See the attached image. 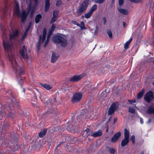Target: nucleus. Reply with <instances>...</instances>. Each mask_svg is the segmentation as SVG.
<instances>
[{
    "mask_svg": "<svg viewBox=\"0 0 154 154\" xmlns=\"http://www.w3.org/2000/svg\"><path fill=\"white\" fill-rule=\"evenodd\" d=\"M7 36L5 33H3L2 39H3V45L5 51H7L9 56V60L11 62L13 68L16 72L17 76L23 74L24 70L23 68L18 66L14 59V55L12 53L10 50L12 45L9 43V41L6 40Z\"/></svg>",
    "mask_w": 154,
    "mask_h": 154,
    "instance_id": "1",
    "label": "nucleus"
},
{
    "mask_svg": "<svg viewBox=\"0 0 154 154\" xmlns=\"http://www.w3.org/2000/svg\"><path fill=\"white\" fill-rule=\"evenodd\" d=\"M16 7L15 10V13L17 16L20 17L21 21L23 23L26 19L28 14L26 13L25 11H22V13L20 12L19 5L17 3H16Z\"/></svg>",
    "mask_w": 154,
    "mask_h": 154,
    "instance_id": "2",
    "label": "nucleus"
},
{
    "mask_svg": "<svg viewBox=\"0 0 154 154\" xmlns=\"http://www.w3.org/2000/svg\"><path fill=\"white\" fill-rule=\"evenodd\" d=\"M53 41L57 44H59L62 47H65L67 45V41L63 37L60 35H56L53 38Z\"/></svg>",
    "mask_w": 154,
    "mask_h": 154,
    "instance_id": "3",
    "label": "nucleus"
},
{
    "mask_svg": "<svg viewBox=\"0 0 154 154\" xmlns=\"http://www.w3.org/2000/svg\"><path fill=\"white\" fill-rule=\"evenodd\" d=\"M46 33V29L45 28H44L43 30L42 36L41 35L39 36L38 41L36 45V47L38 52L40 50V48L41 44L44 42L45 39Z\"/></svg>",
    "mask_w": 154,
    "mask_h": 154,
    "instance_id": "4",
    "label": "nucleus"
},
{
    "mask_svg": "<svg viewBox=\"0 0 154 154\" xmlns=\"http://www.w3.org/2000/svg\"><path fill=\"white\" fill-rule=\"evenodd\" d=\"M89 1V0H84L82 3L77 11L79 14L80 15L86 10L88 5Z\"/></svg>",
    "mask_w": 154,
    "mask_h": 154,
    "instance_id": "5",
    "label": "nucleus"
},
{
    "mask_svg": "<svg viewBox=\"0 0 154 154\" xmlns=\"http://www.w3.org/2000/svg\"><path fill=\"white\" fill-rule=\"evenodd\" d=\"M82 94L81 93H76L74 94L71 98V101L73 103L79 102L82 98Z\"/></svg>",
    "mask_w": 154,
    "mask_h": 154,
    "instance_id": "6",
    "label": "nucleus"
},
{
    "mask_svg": "<svg viewBox=\"0 0 154 154\" xmlns=\"http://www.w3.org/2000/svg\"><path fill=\"white\" fill-rule=\"evenodd\" d=\"M144 99L146 102L148 103L152 101L154 99L152 92L150 91L146 93L144 97Z\"/></svg>",
    "mask_w": 154,
    "mask_h": 154,
    "instance_id": "7",
    "label": "nucleus"
},
{
    "mask_svg": "<svg viewBox=\"0 0 154 154\" xmlns=\"http://www.w3.org/2000/svg\"><path fill=\"white\" fill-rule=\"evenodd\" d=\"M119 105L117 103H113L110 107L109 108L108 110V115H111L113 114L117 108L118 107Z\"/></svg>",
    "mask_w": 154,
    "mask_h": 154,
    "instance_id": "8",
    "label": "nucleus"
},
{
    "mask_svg": "<svg viewBox=\"0 0 154 154\" xmlns=\"http://www.w3.org/2000/svg\"><path fill=\"white\" fill-rule=\"evenodd\" d=\"M121 136V133L120 132H117L114 134L111 139V141L112 143H115Z\"/></svg>",
    "mask_w": 154,
    "mask_h": 154,
    "instance_id": "9",
    "label": "nucleus"
},
{
    "mask_svg": "<svg viewBox=\"0 0 154 154\" xmlns=\"http://www.w3.org/2000/svg\"><path fill=\"white\" fill-rule=\"evenodd\" d=\"M83 77L82 75H75L71 78L69 80L71 82H76L79 81Z\"/></svg>",
    "mask_w": 154,
    "mask_h": 154,
    "instance_id": "10",
    "label": "nucleus"
},
{
    "mask_svg": "<svg viewBox=\"0 0 154 154\" xmlns=\"http://www.w3.org/2000/svg\"><path fill=\"white\" fill-rule=\"evenodd\" d=\"M59 57V55L57 54L54 52H52L51 59V63H54L55 62L58 60Z\"/></svg>",
    "mask_w": 154,
    "mask_h": 154,
    "instance_id": "11",
    "label": "nucleus"
},
{
    "mask_svg": "<svg viewBox=\"0 0 154 154\" xmlns=\"http://www.w3.org/2000/svg\"><path fill=\"white\" fill-rule=\"evenodd\" d=\"M19 34L18 31L17 30H16L15 31H13V33L10 35L9 39L11 42L12 40L16 38L18 36Z\"/></svg>",
    "mask_w": 154,
    "mask_h": 154,
    "instance_id": "12",
    "label": "nucleus"
},
{
    "mask_svg": "<svg viewBox=\"0 0 154 154\" xmlns=\"http://www.w3.org/2000/svg\"><path fill=\"white\" fill-rule=\"evenodd\" d=\"M26 49L25 46H23L22 49L20 51V54L24 59L28 58L29 57V56L27 54L26 56L25 55L24 51H26Z\"/></svg>",
    "mask_w": 154,
    "mask_h": 154,
    "instance_id": "13",
    "label": "nucleus"
},
{
    "mask_svg": "<svg viewBox=\"0 0 154 154\" xmlns=\"http://www.w3.org/2000/svg\"><path fill=\"white\" fill-rule=\"evenodd\" d=\"M129 142V138H124L122 140L121 142V146L122 147H124L126 145H128Z\"/></svg>",
    "mask_w": 154,
    "mask_h": 154,
    "instance_id": "14",
    "label": "nucleus"
},
{
    "mask_svg": "<svg viewBox=\"0 0 154 154\" xmlns=\"http://www.w3.org/2000/svg\"><path fill=\"white\" fill-rule=\"evenodd\" d=\"M50 0H45V11L46 12H47L48 11L50 8Z\"/></svg>",
    "mask_w": 154,
    "mask_h": 154,
    "instance_id": "15",
    "label": "nucleus"
},
{
    "mask_svg": "<svg viewBox=\"0 0 154 154\" xmlns=\"http://www.w3.org/2000/svg\"><path fill=\"white\" fill-rule=\"evenodd\" d=\"M102 134V131L100 130L98 131L94 132L91 135V136H93L94 137H96L98 136H100Z\"/></svg>",
    "mask_w": 154,
    "mask_h": 154,
    "instance_id": "16",
    "label": "nucleus"
},
{
    "mask_svg": "<svg viewBox=\"0 0 154 154\" xmlns=\"http://www.w3.org/2000/svg\"><path fill=\"white\" fill-rule=\"evenodd\" d=\"M19 148V146L16 144V143L14 144V145L12 146L13 149L11 150V152L12 153L15 152V151L17 150Z\"/></svg>",
    "mask_w": 154,
    "mask_h": 154,
    "instance_id": "17",
    "label": "nucleus"
},
{
    "mask_svg": "<svg viewBox=\"0 0 154 154\" xmlns=\"http://www.w3.org/2000/svg\"><path fill=\"white\" fill-rule=\"evenodd\" d=\"M42 16L40 14H37L35 18V22L36 24L38 23L42 18Z\"/></svg>",
    "mask_w": 154,
    "mask_h": 154,
    "instance_id": "18",
    "label": "nucleus"
},
{
    "mask_svg": "<svg viewBox=\"0 0 154 154\" xmlns=\"http://www.w3.org/2000/svg\"><path fill=\"white\" fill-rule=\"evenodd\" d=\"M145 91V90L144 89H143L137 95V98L138 99H140L143 97Z\"/></svg>",
    "mask_w": 154,
    "mask_h": 154,
    "instance_id": "19",
    "label": "nucleus"
},
{
    "mask_svg": "<svg viewBox=\"0 0 154 154\" xmlns=\"http://www.w3.org/2000/svg\"><path fill=\"white\" fill-rule=\"evenodd\" d=\"M118 10L120 13L124 15H127L128 14V11L126 9L120 8L118 9Z\"/></svg>",
    "mask_w": 154,
    "mask_h": 154,
    "instance_id": "20",
    "label": "nucleus"
},
{
    "mask_svg": "<svg viewBox=\"0 0 154 154\" xmlns=\"http://www.w3.org/2000/svg\"><path fill=\"white\" fill-rule=\"evenodd\" d=\"M47 129H44L42 130L39 133V136L40 137H43L46 133Z\"/></svg>",
    "mask_w": 154,
    "mask_h": 154,
    "instance_id": "21",
    "label": "nucleus"
},
{
    "mask_svg": "<svg viewBox=\"0 0 154 154\" xmlns=\"http://www.w3.org/2000/svg\"><path fill=\"white\" fill-rule=\"evenodd\" d=\"M32 103L35 106L37 104V99L35 95H34L32 98Z\"/></svg>",
    "mask_w": 154,
    "mask_h": 154,
    "instance_id": "22",
    "label": "nucleus"
},
{
    "mask_svg": "<svg viewBox=\"0 0 154 154\" xmlns=\"http://www.w3.org/2000/svg\"><path fill=\"white\" fill-rule=\"evenodd\" d=\"M129 132L128 129L125 128L124 129V138H126L129 139Z\"/></svg>",
    "mask_w": 154,
    "mask_h": 154,
    "instance_id": "23",
    "label": "nucleus"
},
{
    "mask_svg": "<svg viewBox=\"0 0 154 154\" xmlns=\"http://www.w3.org/2000/svg\"><path fill=\"white\" fill-rule=\"evenodd\" d=\"M51 35V34H50V33H48V34L47 36V40L45 41L44 44V47H45L46 46L48 43V42H49V39H50V38Z\"/></svg>",
    "mask_w": 154,
    "mask_h": 154,
    "instance_id": "24",
    "label": "nucleus"
},
{
    "mask_svg": "<svg viewBox=\"0 0 154 154\" xmlns=\"http://www.w3.org/2000/svg\"><path fill=\"white\" fill-rule=\"evenodd\" d=\"M41 85L47 90H49L52 88L48 84H41Z\"/></svg>",
    "mask_w": 154,
    "mask_h": 154,
    "instance_id": "25",
    "label": "nucleus"
},
{
    "mask_svg": "<svg viewBox=\"0 0 154 154\" xmlns=\"http://www.w3.org/2000/svg\"><path fill=\"white\" fill-rule=\"evenodd\" d=\"M55 27L56 26L54 24H53L52 25V26L50 29L49 33L51 34V35L53 32L54 31Z\"/></svg>",
    "mask_w": 154,
    "mask_h": 154,
    "instance_id": "26",
    "label": "nucleus"
},
{
    "mask_svg": "<svg viewBox=\"0 0 154 154\" xmlns=\"http://www.w3.org/2000/svg\"><path fill=\"white\" fill-rule=\"evenodd\" d=\"M107 33L109 36V38L110 39H112V34L111 30L110 29H108L107 31Z\"/></svg>",
    "mask_w": 154,
    "mask_h": 154,
    "instance_id": "27",
    "label": "nucleus"
},
{
    "mask_svg": "<svg viewBox=\"0 0 154 154\" xmlns=\"http://www.w3.org/2000/svg\"><path fill=\"white\" fill-rule=\"evenodd\" d=\"M78 26L81 27V30H83L86 29L85 28L84 23L83 21L80 22V24H79V26Z\"/></svg>",
    "mask_w": 154,
    "mask_h": 154,
    "instance_id": "28",
    "label": "nucleus"
},
{
    "mask_svg": "<svg viewBox=\"0 0 154 154\" xmlns=\"http://www.w3.org/2000/svg\"><path fill=\"white\" fill-rule=\"evenodd\" d=\"M97 9V5L96 4H95L93 5V6L91 7L90 11L91 12L93 13V12L95 11Z\"/></svg>",
    "mask_w": 154,
    "mask_h": 154,
    "instance_id": "29",
    "label": "nucleus"
},
{
    "mask_svg": "<svg viewBox=\"0 0 154 154\" xmlns=\"http://www.w3.org/2000/svg\"><path fill=\"white\" fill-rule=\"evenodd\" d=\"M92 13L90 11L88 13L85 14V17L86 18H89L92 15Z\"/></svg>",
    "mask_w": 154,
    "mask_h": 154,
    "instance_id": "30",
    "label": "nucleus"
},
{
    "mask_svg": "<svg viewBox=\"0 0 154 154\" xmlns=\"http://www.w3.org/2000/svg\"><path fill=\"white\" fill-rule=\"evenodd\" d=\"M108 151L112 154H114L115 152V149L112 148H108Z\"/></svg>",
    "mask_w": 154,
    "mask_h": 154,
    "instance_id": "31",
    "label": "nucleus"
},
{
    "mask_svg": "<svg viewBox=\"0 0 154 154\" xmlns=\"http://www.w3.org/2000/svg\"><path fill=\"white\" fill-rule=\"evenodd\" d=\"M61 0H57L56 5L57 6L59 7L62 4Z\"/></svg>",
    "mask_w": 154,
    "mask_h": 154,
    "instance_id": "32",
    "label": "nucleus"
},
{
    "mask_svg": "<svg viewBox=\"0 0 154 154\" xmlns=\"http://www.w3.org/2000/svg\"><path fill=\"white\" fill-rule=\"evenodd\" d=\"M95 3L102 4L104 2L105 0H92Z\"/></svg>",
    "mask_w": 154,
    "mask_h": 154,
    "instance_id": "33",
    "label": "nucleus"
},
{
    "mask_svg": "<svg viewBox=\"0 0 154 154\" xmlns=\"http://www.w3.org/2000/svg\"><path fill=\"white\" fill-rule=\"evenodd\" d=\"M97 143H94L92 144L91 146V148L92 150H94L95 149H96L97 147Z\"/></svg>",
    "mask_w": 154,
    "mask_h": 154,
    "instance_id": "34",
    "label": "nucleus"
},
{
    "mask_svg": "<svg viewBox=\"0 0 154 154\" xmlns=\"http://www.w3.org/2000/svg\"><path fill=\"white\" fill-rule=\"evenodd\" d=\"M57 19V17H55L54 16H53V17H52V19H51V21H50V23L52 24L54 23V22H55Z\"/></svg>",
    "mask_w": 154,
    "mask_h": 154,
    "instance_id": "35",
    "label": "nucleus"
},
{
    "mask_svg": "<svg viewBox=\"0 0 154 154\" xmlns=\"http://www.w3.org/2000/svg\"><path fill=\"white\" fill-rule=\"evenodd\" d=\"M131 140L133 144L134 145L135 143V137L134 135H133L131 137Z\"/></svg>",
    "mask_w": 154,
    "mask_h": 154,
    "instance_id": "36",
    "label": "nucleus"
},
{
    "mask_svg": "<svg viewBox=\"0 0 154 154\" xmlns=\"http://www.w3.org/2000/svg\"><path fill=\"white\" fill-rule=\"evenodd\" d=\"M91 131H91L90 130L88 129H87L85 131V132H86L87 134V136L90 135L91 134Z\"/></svg>",
    "mask_w": 154,
    "mask_h": 154,
    "instance_id": "37",
    "label": "nucleus"
},
{
    "mask_svg": "<svg viewBox=\"0 0 154 154\" xmlns=\"http://www.w3.org/2000/svg\"><path fill=\"white\" fill-rule=\"evenodd\" d=\"M129 111L130 112L134 114L135 113V111L134 109V108H129Z\"/></svg>",
    "mask_w": 154,
    "mask_h": 154,
    "instance_id": "38",
    "label": "nucleus"
},
{
    "mask_svg": "<svg viewBox=\"0 0 154 154\" xmlns=\"http://www.w3.org/2000/svg\"><path fill=\"white\" fill-rule=\"evenodd\" d=\"M59 13V11H58L55 10L54 11L53 13V16L54 17H57V14Z\"/></svg>",
    "mask_w": 154,
    "mask_h": 154,
    "instance_id": "39",
    "label": "nucleus"
},
{
    "mask_svg": "<svg viewBox=\"0 0 154 154\" xmlns=\"http://www.w3.org/2000/svg\"><path fill=\"white\" fill-rule=\"evenodd\" d=\"M27 32H26V31H25V32L24 33V34L22 36V37L21 38V40L22 41H23L24 40V39H25V38L26 36L27 35Z\"/></svg>",
    "mask_w": 154,
    "mask_h": 154,
    "instance_id": "40",
    "label": "nucleus"
},
{
    "mask_svg": "<svg viewBox=\"0 0 154 154\" xmlns=\"http://www.w3.org/2000/svg\"><path fill=\"white\" fill-rule=\"evenodd\" d=\"M130 43L129 42H127L124 45V48L125 49H128L129 47V45Z\"/></svg>",
    "mask_w": 154,
    "mask_h": 154,
    "instance_id": "41",
    "label": "nucleus"
},
{
    "mask_svg": "<svg viewBox=\"0 0 154 154\" xmlns=\"http://www.w3.org/2000/svg\"><path fill=\"white\" fill-rule=\"evenodd\" d=\"M124 0H119V5L120 6H122L124 4Z\"/></svg>",
    "mask_w": 154,
    "mask_h": 154,
    "instance_id": "42",
    "label": "nucleus"
},
{
    "mask_svg": "<svg viewBox=\"0 0 154 154\" xmlns=\"http://www.w3.org/2000/svg\"><path fill=\"white\" fill-rule=\"evenodd\" d=\"M31 24H32V23H31V22H30L29 24L28 27L27 28V29H26L25 31H26V32H28V31L29 30L30 28L31 27Z\"/></svg>",
    "mask_w": 154,
    "mask_h": 154,
    "instance_id": "43",
    "label": "nucleus"
},
{
    "mask_svg": "<svg viewBox=\"0 0 154 154\" xmlns=\"http://www.w3.org/2000/svg\"><path fill=\"white\" fill-rule=\"evenodd\" d=\"M131 2L135 3H138L141 1V0H129Z\"/></svg>",
    "mask_w": 154,
    "mask_h": 154,
    "instance_id": "44",
    "label": "nucleus"
},
{
    "mask_svg": "<svg viewBox=\"0 0 154 154\" xmlns=\"http://www.w3.org/2000/svg\"><path fill=\"white\" fill-rule=\"evenodd\" d=\"M71 23L74 24V25H76L78 26H79V24L76 21H75L74 20H72L71 21Z\"/></svg>",
    "mask_w": 154,
    "mask_h": 154,
    "instance_id": "45",
    "label": "nucleus"
},
{
    "mask_svg": "<svg viewBox=\"0 0 154 154\" xmlns=\"http://www.w3.org/2000/svg\"><path fill=\"white\" fill-rule=\"evenodd\" d=\"M30 1V3L31 4L32 1V0H29ZM35 2V5L36 6L38 3V0H34Z\"/></svg>",
    "mask_w": 154,
    "mask_h": 154,
    "instance_id": "46",
    "label": "nucleus"
},
{
    "mask_svg": "<svg viewBox=\"0 0 154 154\" xmlns=\"http://www.w3.org/2000/svg\"><path fill=\"white\" fill-rule=\"evenodd\" d=\"M98 27L97 26H96L95 27V31H94V35H96L97 34L98 32Z\"/></svg>",
    "mask_w": 154,
    "mask_h": 154,
    "instance_id": "47",
    "label": "nucleus"
},
{
    "mask_svg": "<svg viewBox=\"0 0 154 154\" xmlns=\"http://www.w3.org/2000/svg\"><path fill=\"white\" fill-rule=\"evenodd\" d=\"M128 101L131 104H132V103H134L136 102L135 100H128Z\"/></svg>",
    "mask_w": 154,
    "mask_h": 154,
    "instance_id": "48",
    "label": "nucleus"
},
{
    "mask_svg": "<svg viewBox=\"0 0 154 154\" xmlns=\"http://www.w3.org/2000/svg\"><path fill=\"white\" fill-rule=\"evenodd\" d=\"M24 80L23 79H20V81L19 82L20 86L22 87V84L24 82Z\"/></svg>",
    "mask_w": 154,
    "mask_h": 154,
    "instance_id": "49",
    "label": "nucleus"
},
{
    "mask_svg": "<svg viewBox=\"0 0 154 154\" xmlns=\"http://www.w3.org/2000/svg\"><path fill=\"white\" fill-rule=\"evenodd\" d=\"M34 12V9H33L31 11L30 14V17H32Z\"/></svg>",
    "mask_w": 154,
    "mask_h": 154,
    "instance_id": "50",
    "label": "nucleus"
},
{
    "mask_svg": "<svg viewBox=\"0 0 154 154\" xmlns=\"http://www.w3.org/2000/svg\"><path fill=\"white\" fill-rule=\"evenodd\" d=\"M7 125L6 124H5L3 126L2 129L4 130H5L7 128Z\"/></svg>",
    "mask_w": 154,
    "mask_h": 154,
    "instance_id": "51",
    "label": "nucleus"
},
{
    "mask_svg": "<svg viewBox=\"0 0 154 154\" xmlns=\"http://www.w3.org/2000/svg\"><path fill=\"white\" fill-rule=\"evenodd\" d=\"M123 24L124 28H125L127 26V24L125 22H123Z\"/></svg>",
    "mask_w": 154,
    "mask_h": 154,
    "instance_id": "52",
    "label": "nucleus"
},
{
    "mask_svg": "<svg viewBox=\"0 0 154 154\" xmlns=\"http://www.w3.org/2000/svg\"><path fill=\"white\" fill-rule=\"evenodd\" d=\"M103 19L104 21V24H105L106 22V20L105 17H104L103 18Z\"/></svg>",
    "mask_w": 154,
    "mask_h": 154,
    "instance_id": "53",
    "label": "nucleus"
},
{
    "mask_svg": "<svg viewBox=\"0 0 154 154\" xmlns=\"http://www.w3.org/2000/svg\"><path fill=\"white\" fill-rule=\"evenodd\" d=\"M140 122L141 124L143 123V121L142 119L141 118H140Z\"/></svg>",
    "mask_w": 154,
    "mask_h": 154,
    "instance_id": "54",
    "label": "nucleus"
},
{
    "mask_svg": "<svg viewBox=\"0 0 154 154\" xmlns=\"http://www.w3.org/2000/svg\"><path fill=\"white\" fill-rule=\"evenodd\" d=\"M117 119L116 118H114V119L113 122L114 123H115L117 121Z\"/></svg>",
    "mask_w": 154,
    "mask_h": 154,
    "instance_id": "55",
    "label": "nucleus"
},
{
    "mask_svg": "<svg viewBox=\"0 0 154 154\" xmlns=\"http://www.w3.org/2000/svg\"><path fill=\"white\" fill-rule=\"evenodd\" d=\"M64 143V142H62L60 143L59 144H58V145L57 146V147H59L60 145L63 144Z\"/></svg>",
    "mask_w": 154,
    "mask_h": 154,
    "instance_id": "56",
    "label": "nucleus"
},
{
    "mask_svg": "<svg viewBox=\"0 0 154 154\" xmlns=\"http://www.w3.org/2000/svg\"><path fill=\"white\" fill-rule=\"evenodd\" d=\"M85 113V111L82 110L81 112V115L82 114V115H83Z\"/></svg>",
    "mask_w": 154,
    "mask_h": 154,
    "instance_id": "57",
    "label": "nucleus"
},
{
    "mask_svg": "<svg viewBox=\"0 0 154 154\" xmlns=\"http://www.w3.org/2000/svg\"><path fill=\"white\" fill-rule=\"evenodd\" d=\"M132 38H131L128 41V42H129V43H130L131 42V41H132Z\"/></svg>",
    "mask_w": 154,
    "mask_h": 154,
    "instance_id": "58",
    "label": "nucleus"
},
{
    "mask_svg": "<svg viewBox=\"0 0 154 154\" xmlns=\"http://www.w3.org/2000/svg\"><path fill=\"white\" fill-rule=\"evenodd\" d=\"M132 38H131L128 41V42H129V43H130L131 42V41H132Z\"/></svg>",
    "mask_w": 154,
    "mask_h": 154,
    "instance_id": "59",
    "label": "nucleus"
},
{
    "mask_svg": "<svg viewBox=\"0 0 154 154\" xmlns=\"http://www.w3.org/2000/svg\"><path fill=\"white\" fill-rule=\"evenodd\" d=\"M69 127H70V126H69V127H68V128H67V130L69 131H71L72 129H71Z\"/></svg>",
    "mask_w": 154,
    "mask_h": 154,
    "instance_id": "60",
    "label": "nucleus"
},
{
    "mask_svg": "<svg viewBox=\"0 0 154 154\" xmlns=\"http://www.w3.org/2000/svg\"><path fill=\"white\" fill-rule=\"evenodd\" d=\"M14 140H15V141H17L18 140V137H15V139H14Z\"/></svg>",
    "mask_w": 154,
    "mask_h": 154,
    "instance_id": "61",
    "label": "nucleus"
},
{
    "mask_svg": "<svg viewBox=\"0 0 154 154\" xmlns=\"http://www.w3.org/2000/svg\"><path fill=\"white\" fill-rule=\"evenodd\" d=\"M108 129H109V128H108V127L107 126V128H106V132H108Z\"/></svg>",
    "mask_w": 154,
    "mask_h": 154,
    "instance_id": "62",
    "label": "nucleus"
},
{
    "mask_svg": "<svg viewBox=\"0 0 154 154\" xmlns=\"http://www.w3.org/2000/svg\"><path fill=\"white\" fill-rule=\"evenodd\" d=\"M151 121V119H149V120H148V122L147 123H149Z\"/></svg>",
    "mask_w": 154,
    "mask_h": 154,
    "instance_id": "63",
    "label": "nucleus"
},
{
    "mask_svg": "<svg viewBox=\"0 0 154 154\" xmlns=\"http://www.w3.org/2000/svg\"><path fill=\"white\" fill-rule=\"evenodd\" d=\"M6 10H7V7H6L5 8V9L4 10V11H5V12L6 11Z\"/></svg>",
    "mask_w": 154,
    "mask_h": 154,
    "instance_id": "64",
    "label": "nucleus"
}]
</instances>
